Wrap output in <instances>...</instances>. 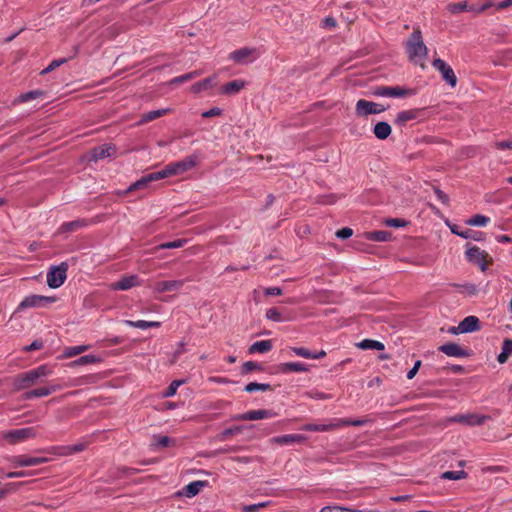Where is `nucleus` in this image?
I'll return each mask as SVG.
<instances>
[{"label": "nucleus", "instance_id": "obj_1", "mask_svg": "<svg viewBox=\"0 0 512 512\" xmlns=\"http://www.w3.org/2000/svg\"><path fill=\"white\" fill-rule=\"evenodd\" d=\"M406 49L409 55V59L415 64H418L424 68V59L426 58L428 50L423 42L420 30H414V32L411 34L407 41Z\"/></svg>", "mask_w": 512, "mask_h": 512}, {"label": "nucleus", "instance_id": "obj_2", "mask_svg": "<svg viewBox=\"0 0 512 512\" xmlns=\"http://www.w3.org/2000/svg\"><path fill=\"white\" fill-rule=\"evenodd\" d=\"M51 372V369H49L47 365H41L28 372L19 374L14 379L15 389L23 390L32 387L40 378L49 376Z\"/></svg>", "mask_w": 512, "mask_h": 512}, {"label": "nucleus", "instance_id": "obj_3", "mask_svg": "<svg viewBox=\"0 0 512 512\" xmlns=\"http://www.w3.org/2000/svg\"><path fill=\"white\" fill-rule=\"evenodd\" d=\"M369 420H348V419H333L327 424H305L301 427L304 431H314V432H326L332 431L344 426H362L366 424Z\"/></svg>", "mask_w": 512, "mask_h": 512}, {"label": "nucleus", "instance_id": "obj_4", "mask_svg": "<svg viewBox=\"0 0 512 512\" xmlns=\"http://www.w3.org/2000/svg\"><path fill=\"white\" fill-rule=\"evenodd\" d=\"M197 165L196 156H187L181 161L173 162L166 165L162 170L157 171L160 179H164L170 176L180 175Z\"/></svg>", "mask_w": 512, "mask_h": 512}, {"label": "nucleus", "instance_id": "obj_5", "mask_svg": "<svg viewBox=\"0 0 512 512\" xmlns=\"http://www.w3.org/2000/svg\"><path fill=\"white\" fill-rule=\"evenodd\" d=\"M466 258L470 263L479 266L483 272L488 269V265L493 261L485 250H481L477 246H472L467 249Z\"/></svg>", "mask_w": 512, "mask_h": 512}, {"label": "nucleus", "instance_id": "obj_6", "mask_svg": "<svg viewBox=\"0 0 512 512\" xmlns=\"http://www.w3.org/2000/svg\"><path fill=\"white\" fill-rule=\"evenodd\" d=\"M37 435L35 427H26L21 429H15L2 433V438L10 444H16L23 442L27 439L34 438Z\"/></svg>", "mask_w": 512, "mask_h": 512}, {"label": "nucleus", "instance_id": "obj_7", "mask_svg": "<svg viewBox=\"0 0 512 512\" xmlns=\"http://www.w3.org/2000/svg\"><path fill=\"white\" fill-rule=\"evenodd\" d=\"M68 264L62 262L58 266L52 267L47 273V284L50 288H58L66 280Z\"/></svg>", "mask_w": 512, "mask_h": 512}, {"label": "nucleus", "instance_id": "obj_8", "mask_svg": "<svg viewBox=\"0 0 512 512\" xmlns=\"http://www.w3.org/2000/svg\"><path fill=\"white\" fill-rule=\"evenodd\" d=\"M386 107L380 103L359 99L355 104V114L358 117H367L372 114H380Z\"/></svg>", "mask_w": 512, "mask_h": 512}, {"label": "nucleus", "instance_id": "obj_9", "mask_svg": "<svg viewBox=\"0 0 512 512\" xmlns=\"http://www.w3.org/2000/svg\"><path fill=\"white\" fill-rule=\"evenodd\" d=\"M55 297L42 296V295H29L25 297L18 305L16 311H23L27 308H39L48 304L54 303Z\"/></svg>", "mask_w": 512, "mask_h": 512}, {"label": "nucleus", "instance_id": "obj_10", "mask_svg": "<svg viewBox=\"0 0 512 512\" xmlns=\"http://www.w3.org/2000/svg\"><path fill=\"white\" fill-rule=\"evenodd\" d=\"M489 416L480 415L477 413L457 414L447 419L449 423H460L465 426H479L482 425Z\"/></svg>", "mask_w": 512, "mask_h": 512}, {"label": "nucleus", "instance_id": "obj_11", "mask_svg": "<svg viewBox=\"0 0 512 512\" xmlns=\"http://www.w3.org/2000/svg\"><path fill=\"white\" fill-rule=\"evenodd\" d=\"M276 416V413L272 410L260 409V410H250L242 414H237L232 417L234 421H255L261 419L273 418Z\"/></svg>", "mask_w": 512, "mask_h": 512}, {"label": "nucleus", "instance_id": "obj_12", "mask_svg": "<svg viewBox=\"0 0 512 512\" xmlns=\"http://www.w3.org/2000/svg\"><path fill=\"white\" fill-rule=\"evenodd\" d=\"M433 67L441 73L442 79L451 87L457 84V77L453 69L442 59L437 58L432 63Z\"/></svg>", "mask_w": 512, "mask_h": 512}, {"label": "nucleus", "instance_id": "obj_13", "mask_svg": "<svg viewBox=\"0 0 512 512\" xmlns=\"http://www.w3.org/2000/svg\"><path fill=\"white\" fill-rule=\"evenodd\" d=\"M229 58L238 64H247L254 61L257 58L255 49L244 47L233 51Z\"/></svg>", "mask_w": 512, "mask_h": 512}, {"label": "nucleus", "instance_id": "obj_14", "mask_svg": "<svg viewBox=\"0 0 512 512\" xmlns=\"http://www.w3.org/2000/svg\"><path fill=\"white\" fill-rule=\"evenodd\" d=\"M87 383V377H81L76 379L74 382L63 385V387H73L83 385ZM62 389L61 385H51L49 387H42L34 390V395L37 397H44Z\"/></svg>", "mask_w": 512, "mask_h": 512}, {"label": "nucleus", "instance_id": "obj_15", "mask_svg": "<svg viewBox=\"0 0 512 512\" xmlns=\"http://www.w3.org/2000/svg\"><path fill=\"white\" fill-rule=\"evenodd\" d=\"M49 461L46 457H31L27 455H17L12 457L11 462L18 467L37 466Z\"/></svg>", "mask_w": 512, "mask_h": 512}, {"label": "nucleus", "instance_id": "obj_16", "mask_svg": "<svg viewBox=\"0 0 512 512\" xmlns=\"http://www.w3.org/2000/svg\"><path fill=\"white\" fill-rule=\"evenodd\" d=\"M422 112L423 109L420 108L399 111L395 116L394 124L405 126L408 122L418 119Z\"/></svg>", "mask_w": 512, "mask_h": 512}, {"label": "nucleus", "instance_id": "obj_17", "mask_svg": "<svg viewBox=\"0 0 512 512\" xmlns=\"http://www.w3.org/2000/svg\"><path fill=\"white\" fill-rule=\"evenodd\" d=\"M373 94L375 96L380 97H405L408 94H410L409 90L402 88L400 86H393V87H377L373 91Z\"/></svg>", "mask_w": 512, "mask_h": 512}, {"label": "nucleus", "instance_id": "obj_18", "mask_svg": "<svg viewBox=\"0 0 512 512\" xmlns=\"http://www.w3.org/2000/svg\"><path fill=\"white\" fill-rule=\"evenodd\" d=\"M139 285L140 280L137 275H126L123 276L119 281L111 283L109 287L111 290L125 291Z\"/></svg>", "mask_w": 512, "mask_h": 512}, {"label": "nucleus", "instance_id": "obj_19", "mask_svg": "<svg viewBox=\"0 0 512 512\" xmlns=\"http://www.w3.org/2000/svg\"><path fill=\"white\" fill-rule=\"evenodd\" d=\"M161 180L158 172H153L148 175L143 176L141 179L132 183L124 192L123 195H126L130 192L141 190L146 188L151 182Z\"/></svg>", "mask_w": 512, "mask_h": 512}, {"label": "nucleus", "instance_id": "obj_20", "mask_svg": "<svg viewBox=\"0 0 512 512\" xmlns=\"http://www.w3.org/2000/svg\"><path fill=\"white\" fill-rule=\"evenodd\" d=\"M306 439V436L301 434H288L273 437L269 440V442L278 445H290L294 443H302L306 441Z\"/></svg>", "mask_w": 512, "mask_h": 512}, {"label": "nucleus", "instance_id": "obj_21", "mask_svg": "<svg viewBox=\"0 0 512 512\" xmlns=\"http://www.w3.org/2000/svg\"><path fill=\"white\" fill-rule=\"evenodd\" d=\"M480 329V322L476 316L465 317L457 326L459 333L475 332Z\"/></svg>", "mask_w": 512, "mask_h": 512}, {"label": "nucleus", "instance_id": "obj_22", "mask_svg": "<svg viewBox=\"0 0 512 512\" xmlns=\"http://www.w3.org/2000/svg\"><path fill=\"white\" fill-rule=\"evenodd\" d=\"M115 153V147L109 144H104L92 149L89 160L98 161L112 156Z\"/></svg>", "mask_w": 512, "mask_h": 512}, {"label": "nucleus", "instance_id": "obj_23", "mask_svg": "<svg viewBox=\"0 0 512 512\" xmlns=\"http://www.w3.org/2000/svg\"><path fill=\"white\" fill-rule=\"evenodd\" d=\"M184 284L183 280L159 281L155 283L154 290L158 293L179 290Z\"/></svg>", "mask_w": 512, "mask_h": 512}, {"label": "nucleus", "instance_id": "obj_24", "mask_svg": "<svg viewBox=\"0 0 512 512\" xmlns=\"http://www.w3.org/2000/svg\"><path fill=\"white\" fill-rule=\"evenodd\" d=\"M439 351L450 357H466L467 351L456 343H447L439 347Z\"/></svg>", "mask_w": 512, "mask_h": 512}, {"label": "nucleus", "instance_id": "obj_25", "mask_svg": "<svg viewBox=\"0 0 512 512\" xmlns=\"http://www.w3.org/2000/svg\"><path fill=\"white\" fill-rule=\"evenodd\" d=\"M451 232L456 234L464 239H473L475 241H483L484 233L480 231H474L471 229L459 230L458 226L453 225L450 227Z\"/></svg>", "mask_w": 512, "mask_h": 512}, {"label": "nucleus", "instance_id": "obj_26", "mask_svg": "<svg viewBox=\"0 0 512 512\" xmlns=\"http://www.w3.org/2000/svg\"><path fill=\"white\" fill-rule=\"evenodd\" d=\"M246 85V82L241 79L233 80L226 83L221 88V93L225 95H235L239 93Z\"/></svg>", "mask_w": 512, "mask_h": 512}, {"label": "nucleus", "instance_id": "obj_27", "mask_svg": "<svg viewBox=\"0 0 512 512\" xmlns=\"http://www.w3.org/2000/svg\"><path fill=\"white\" fill-rule=\"evenodd\" d=\"M206 485H207L206 481L197 480V481L190 482L183 488L181 494L186 496L187 498H192V497L196 496L201 491V489L203 487H205Z\"/></svg>", "mask_w": 512, "mask_h": 512}, {"label": "nucleus", "instance_id": "obj_28", "mask_svg": "<svg viewBox=\"0 0 512 512\" xmlns=\"http://www.w3.org/2000/svg\"><path fill=\"white\" fill-rule=\"evenodd\" d=\"M392 132V128L389 123L385 121H380L375 124L373 128V133L375 137L379 140L387 139Z\"/></svg>", "mask_w": 512, "mask_h": 512}, {"label": "nucleus", "instance_id": "obj_29", "mask_svg": "<svg viewBox=\"0 0 512 512\" xmlns=\"http://www.w3.org/2000/svg\"><path fill=\"white\" fill-rule=\"evenodd\" d=\"M217 84V76L213 75L207 77L202 81L196 82L191 86V91L194 93H200L204 90L214 87Z\"/></svg>", "mask_w": 512, "mask_h": 512}, {"label": "nucleus", "instance_id": "obj_30", "mask_svg": "<svg viewBox=\"0 0 512 512\" xmlns=\"http://www.w3.org/2000/svg\"><path fill=\"white\" fill-rule=\"evenodd\" d=\"M171 110L169 108H163L158 110L149 111L147 113H144L140 120L138 121L137 125H143L150 121H153L159 117H162L166 114H168Z\"/></svg>", "mask_w": 512, "mask_h": 512}, {"label": "nucleus", "instance_id": "obj_31", "mask_svg": "<svg viewBox=\"0 0 512 512\" xmlns=\"http://www.w3.org/2000/svg\"><path fill=\"white\" fill-rule=\"evenodd\" d=\"M279 371L282 373L288 372H306L308 371L307 365L299 362L282 363L279 366Z\"/></svg>", "mask_w": 512, "mask_h": 512}, {"label": "nucleus", "instance_id": "obj_32", "mask_svg": "<svg viewBox=\"0 0 512 512\" xmlns=\"http://www.w3.org/2000/svg\"><path fill=\"white\" fill-rule=\"evenodd\" d=\"M272 349V341L271 340H262L257 341L253 343L249 349L248 352L250 354L253 353H267Z\"/></svg>", "mask_w": 512, "mask_h": 512}, {"label": "nucleus", "instance_id": "obj_33", "mask_svg": "<svg viewBox=\"0 0 512 512\" xmlns=\"http://www.w3.org/2000/svg\"><path fill=\"white\" fill-rule=\"evenodd\" d=\"M124 324L139 328V329H147V328H158L160 327L161 323L158 321H145V320H138V321H132V320H125Z\"/></svg>", "mask_w": 512, "mask_h": 512}, {"label": "nucleus", "instance_id": "obj_34", "mask_svg": "<svg viewBox=\"0 0 512 512\" xmlns=\"http://www.w3.org/2000/svg\"><path fill=\"white\" fill-rule=\"evenodd\" d=\"M365 238L375 242H386L391 239V233L388 231H370L365 233Z\"/></svg>", "mask_w": 512, "mask_h": 512}, {"label": "nucleus", "instance_id": "obj_35", "mask_svg": "<svg viewBox=\"0 0 512 512\" xmlns=\"http://www.w3.org/2000/svg\"><path fill=\"white\" fill-rule=\"evenodd\" d=\"M356 347L362 350H384L385 348L382 342L372 339H364L357 343Z\"/></svg>", "mask_w": 512, "mask_h": 512}, {"label": "nucleus", "instance_id": "obj_36", "mask_svg": "<svg viewBox=\"0 0 512 512\" xmlns=\"http://www.w3.org/2000/svg\"><path fill=\"white\" fill-rule=\"evenodd\" d=\"M512 355V340L505 339L502 345V351L498 355L497 360L499 363H505L508 358Z\"/></svg>", "mask_w": 512, "mask_h": 512}, {"label": "nucleus", "instance_id": "obj_37", "mask_svg": "<svg viewBox=\"0 0 512 512\" xmlns=\"http://www.w3.org/2000/svg\"><path fill=\"white\" fill-rule=\"evenodd\" d=\"M100 361V359L95 355H84L78 358L77 360H74L68 364L69 367L74 368L77 366H83L88 364H93Z\"/></svg>", "mask_w": 512, "mask_h": 512}, {"label": "nucleus", "instance_id": "obj_38", "mask_svg": "<svg viewBox=\"0 0 512 512\" xmlns=\"http://www.w3.org/2000/svg\"><path fill=\"white\" fill-rule=\"evenodd\" d=\"M85 225V222L82 220H75L71 222H66L61 225L59 228V233H67L74 232Z\"/></svg>", "mask_w": 512, "mask_h": 512}, {"label": "nucleus", "instance_id": "obj_39", "mask_svg": "<svg viewBox=\"0 0 512 512\" xmlns=\"http://www.w3.org/2000/svg\"><path fill=\"white\" fill-rule=\"evenodd\" d=\"M89 349V345H78V346H71L67 347L64 350L63 357L64 358H71L74 356H77Z\"/></svg>", "mask_w": 512, "mask_h": 512}, {"label": "nucleus", "instance_id": "obj_40", "mask_svg": "<svg viewBox=\"0 0 512 512\" xmlns=\"http://www.w3.org/2000/svg\"><path fill=\"white\" fill-rule=\"evenodd\" d=\"M242 429H243L242 426L227 428V429L223 430L221 433H219L216 438L218 441H225L229 437L242 432Z\"/></svg>", "mask_w": 512, "mask_h": 512}, {"label": "nucleus", "instance_id": "obj_41", "mask_svg": "<svg viewBox=\"0 0 512 512\" xmlns=\"http://www.w3.org/2000/svg\"><path fill=\"white\" fill-rule=\"evenodd\" d=\"M271 385L270 384H266V383H255V382H251V383H248L244 390L248 393H252V392H255V391H268V390H271Z\"/></svg>", "mask_w": 512, "mask_h": 512}, {"label": "nucleus", "instance_id": "obj_42", "mask_svg": "<svg viewBox=\"0 0 512 512\" xmlns=\"http://www.w3.org/2000/svg\"><path fill=\"white\" fill-rule=\"evenodd\" d=\"M187 243L186 239H177L171 242H166L158 245L155 247V250H161V249H176L181 248Z\"/></svg>", "mask_w": 512, "mask_h": 512}, {"label": "nucleus", "instance_id": "obj_43", "mask_svg": "<svg viewBox=\"0 0 512 512\" xmlns=\"http://www.w3.org/2000/svg\"><path fill=\"white\" fill-rule=\"evenodd\" d=\"M466 477H467V473L463 470L446 471L441 475L442 479H447V480H460V479H465Z\"/></svg>", "mask_w": 512, "mask_h": 512}, {"label": "nucleus", "instance_id": "obj_44", "mask_svg": "<svg viewBox=\"0 0 512 512\" xmlns=\"http://www.w3.org/2000/svg\"><path fill=\"white\" fill-rule=\"evenodd\" d=\"M466 9H468V3L466 1L459 3H450L447 5V10L451 14H459L461 12L466 11Z\"/></svg>", "mask_w": 512, "mask_h": 512}, {"label": "nucleus", "instance_id": "obj_45", "mask_svg": "<svg viewBox=\"0 0 512 512\" xmlns=\"http://www.w3.org/2000/svg\"><path fill=\"white\" fill-rule=\"evenodd\" d=\"M153 441V445L156 447H168L170 445H173L175 442L168 436H154Z\"/></svg>", "mask_w": 512, "mask_h": 512}, {"label": "nucleus", "instance_id": "obj_46", "mask_svg": "<svg viewBox=\"0 0 512 512\" xmlns=\"http://www.w3.org/2000/svg\"><path fill=\"white\" fill-rule=\"evenodd\" d=\"M489 221L488 217L478 214L467 220V224L471 226H485Z\"/></svg>", "mask_w": 512, "mask_h": 512}, {"label": "nucleus", "instance_id": "obj_47", "mask_svg": "<svg viewBox=\"0 0 512 512\" xmlns=\"http://www.w3.org/2000/svg\"><path fill=\"white\" fill-rule=\"evenodd\" d=\"M270 502H260L257 504L245 505L242 507L243 512H259L262 508L269 505Z\"/></svg>", "mask_w": 512, "mask_h": 512}, {"label": "nucleus", "instance_id": "obj_48", "mask_svg": "<svg viewBox=\"0 0 512 512\" xmlns=\"http://www.w3.org/2000/svg\"><path fill=\"white\" fill-rule=\"evenodd\" d=\"M266 317L269 319V320H272V321H276V322H281L283 321L284 319L282 318L281 316V313L280 311L277 309V308H269L267 311H266Z\"/></svg>", "mask_w": 512, "mask_h": 512}, {"label": "nucleus", "instance_id": "obj_49", "mask_svg": "<svg viewBox=\"0 0 512 512\" xmlns=\"http://www.w3.org/2000/svg\"><path fill=\"white\" fill-rule=\"evenodd\" d=\"M291 351H293L297 356L312 359V352L304 347H291Z\"/></svg>", "mask_w": 512, "mask_h": 512}, {"label": "nucleus", "instance_id": "obj_50", "mask_svg": "<svg viewBox=\"0 0 512 512\" xmlns=\"http://www.w3.org/2000/svg\"><path fill=\"white\" fill-rule=\"evenodd\" d=\"M52 453L58 456H70L72 454L71 446H59L52 449Z\"/></svg>", "mask_w": 512, "mask_h": 512}, {"label": "nucleus", "instance_id": "obj_51", "mask_svg": "<svg viewBox=\"0 0 512 512\" xmlns=\"http://www.w3.org/2000/svg\"><path fill=\"white\" fill-rule=\"evenodd\" d=\"M42 94H43L42 91H39V90L30 91V92L21 94L19 96V101L20 102H27V101H30L32 99H35V98L39 97Z\"/></svg>", "mask_w": 512, "mask_h": 512}, {"label": "nucleus", "instance_id": "obj_52", "mask_svg": "<svg viewBox=\"0 0 512 512\" xmlns=\"http://www.w3.org/2000/svg\"><path fill=\"white\" fill-rule=\"evenodd\" d=\"M182 383H183V381H178V380L173 381V382L169 385V387L165 390V392H164V394H163V395H164V397H172V396H174V395H175V393H176V391H177V389H178V387H179Z\"/></svg>", "mask_w": 512, "mask_h": 512}, {"label": "nucleus", "instance_id": "obj_53", "mask_svg": "<svg viewBox=\"0 0 512 512\" xmlns=\"http://www.w3.org/2000/svg\"><path fill=\"white\" fill-rule=\"evenodd\" d=\"M65 62H67V59L66 58H63V59H58V60H53L42 72L41 74H47L51 71H53L55 68L61 66L62 64H64Z\"/></svg>", "mask_w": 512, "mask_h": 512}, {"label": "nucleus", "instance_id": "obj_54", "mask_svg": "<svg viewBox=\"0 0 512 512\" xmlns=\"http://www.w3.org/2000/svg\"><path fill=\"white\" fill-rule=\"evenodd\" d=\"M494 147L498 150H512V140L496 141Z\"/></svg>", "mask_w": 512, "mask_h": 512}, {"label": "nucleus", "instance_id": "obj_55", "mask_svg": "<svg viewBox=\"0 0 512 512\" xmlns=\"http://www.w3.org/2000/svg\"><path fill=\"white\" fill-rule=\"evenodd\" d=\"M260 369V365L253 361L245 362L242 366V373L246 374L252 370Z\"/></svg>", "mask_w": 512, "mask_h": 512}, {"label": "nucleus", "instance_id": "obj_56", "mask_svg": "<svg viewBox=\"0 0 512 512\" xmlns=\"http://www.w3.org/2000/svg\"><path fill=\"white\" fill-rule=\"evenodd\" d=\"M385 224L389 227L399 228L403 227L405 225V222L399 218H390L385 220Z\"/></svg>", "mask_w": 512, "mask_h": 512}, {"label": "nucleus", "instance_id": "obj_57", "mask_svg": "<svg viewBox=\"0 0 512 512\" xmlns=\"http://www.w3.org/2000/svg\"><path fill=\"white\" fill-rule=\"evenodd\" d=\"M353 234V231L351 228L345 227L336 232V236L340 239H348Z\"/></svg>", "mask_w": 512, "mask_h": 512}, {"label": "nucleus", "instance_id": "obj_58", "mask_svg": "<svg viewBox=\"0 0 512 512\" xmlns=\"http://www.w3.org/2000/svg\"><path fill=\"white\" fill-rule=\"evenodd\" d=\"M192 79H193V75L186 73L181 76L173 78L170 83L171 84H180V83H184L186 81L192 80Z\"/></svg>", "mask_w": 512, "mask_h": 512}, {"label": "nucleus", "instance_id": "obj_59", "mask_svg": "<svg viewBox=\"0 0 512 512\" xmlns=\"http://www.w3.org/2000/svg\"><path fill=\"white\" fill-rule=\"evenodd\" d=\"M221 114H222V110L218 107H214L206 112H203L202 117L209 118V117L219 116Z\"/></svg>", "mask_w": 512, "mask_h": 512}, {"label": "nucleus", "instance_id": "obj_60", "mask_svg": "<svg viewBox=\"0 0 512 512\" xmlns=\"http://www.w3.org/2000/svg\"><path fill=\"white\" fill-rule=\"evenodd\" d=\"M421 361L418 360L415 362L414 366L408 371L407 373V378L408 379H413L415 377V375L417 374L419 368L421 367Z\"/></svg>", "mask_w": 512, "mask_h": 512}, {"label": "nucleus", "instance_id": "obj_61", "mask_svg": "<svg viewBox=\"0 0 512 512\" xmlns=\"http://www.w3.org/2000/svg\"><path fill=\"white\" fill-rule=\"evenodd\" d=\"M70 446H71L72 454H76V453L82 452L86 449L87 442H80V443H77L75 445H70Z\"/></svg>", "mask_w": 512, "mask_h": 512}, {"label": "nucleus", "instance_id": "obj_62", "mask_svg": "<svg viewBox=\"0 0 512 512\" xmlns=\"http://www.w3.org/2000/svg\"><path fill=\"white\" fill-rule=\"evenodd\" d=\"M322 25H323L324 28H328V29L335 28L336 27V20L333 17H326L323 20Z\"/></svg>", "mask_w": 512, "mask_h": 512}, {"label": "nucleus", "instance_id": "obj_63", "mask_svg": "<svg viewBox=\"0 0 512 512\" xmlns=\"http://www.w3.org/2000/svg\"><path fill=\"white\" fill-rule=\"evenodd\" d=\"M43 347V342L40 340H34L29 346L25 347V351L38 350Z\"/></svg>", "mask_w": 512, "mask_h": 512}, {"label": "nucleus", "instance_id": "obj_64", "mask_svg": "<svg viewBox=\"0 0 512 512\" xmlns=\"http://www.w3.org/2000/svg\"><path fill=\"white\" fill-rule=\"evenodd\" d=\"M265 294L269 296H279L282 295V290L279 287H269L265 289Z\"/></svg>", "mask_w": 512, "mask_h": 512}]
</instances>
